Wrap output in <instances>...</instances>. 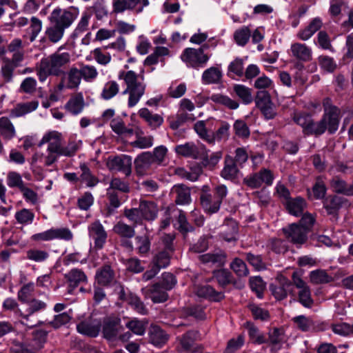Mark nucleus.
<instances>
[{"mask_svg":"<svg viewBox=\"0 0 353 353\" xmlns=\"http://www.w3.org/2000/svg\"><path fill=\"white\" fill-rule=\"evenodd\" d=\"M63 46L50 55L43 58L37 64L35 71L41 82L49 76L59 77L64 74L65 67L70 63L71 55L68 52H61Z\"/></svg>","mask_w":353,"mask_h":353,"instance_id":"obj_1","label":"nucleus"},{"mask_svg":"<svg viewBox=\"0 0 353 353\" xmlns=\"http://www.w3.org/2000/svg\"><path fill=\"white\" fill-rule=\"evenodd\" d=\"M324 114L321 120L315 123L312 119L310 120L304 134L321 135L327 129L330 133H334L339 127L340 121V110L332 105L330 99L325 98L323 101Z\"/></svg>","mask_w":353,"mask_h":353,"instance_id":"obj_2","label":"nucleus"},{"mask_svg":"<svg viewBox=\"0 0 353 353\" xmlns=\"http://www.w3.org/2000/svg\"><path fill=\"white\" fill-rule=\"evenodd\" d=\"M63 138L61 133L57 131H50L46 132L41 139L39 145L47 144V148L45 153H36L32 157L33 161H40L46 166H50L57 161L61 156Z\"/></svg>","mask_w":353,"mask_h":353,"instance_id":"obj_3","label":"nucleus"},{"mask_svg":"<svg viewBox=\"0 0 353 353\" xmlns=\"http://www.w3.org/2000/svg\"><path fill=\"white\" fill-rule=\"evenodd\" d=\"M118 78L125 85L123 93L128 95V106L134 107L145 92L146 84L143 81V75H139L132 70H122L119 72Z\"/></svg>","mask_w":353,"mask_h":353,"instance_id":"obj_4","label":"nucleus"},{"mask_svg":"<svg viewBox=\"0 0 353 353\" xmlns=\"http://www.w3.org/2000/svg\"><path fill=\"white\" fill-rule=\"evenodd\" d=\"M153 43L156 45L152 53L148 55L143 61L145 66H152L161 63L162 65L165 64L166 58L172 56V51L168 47L161 45L167 43L166 37L160 33L158 36L153 38Z\"/></svg>","mask_w":353,"mask_h":353,"instance_id":"obj_5","label":"nucleus"},{"mask_svg":"<svg viewBox=\"0 0 353 353\" xmlns=\"http://www.w3.org/2000/svg\"><path fill=\"white\" fill-rule=\"evenodd\" d=\"M11 58L3 57L0 63V77L5 83L12 81L14 70L24 59V50L12 52Z\"/></svg>","mask_w":353,"mask_h":353,"instance_id":"obj_6","label":"nucleus"},{"mask_svg":"<svg viewBox=\"0 0 353 353\" xmlns=\"http://www.w3.org/2000/svg\"><path fill=\"white\" fill-rule=\"evenodd\" d=\"M79 15V9L70 7L68 9L57 8L51 12L49 17L50 23L54 24L64 29L69 28Z\"/></svg>","mask_w":353,"mask_h":353,"instance_id":"obj_7","label":"nucleus"},{"mask_svg":"<svg viewBox=\"0 0 353 353\" xmlns=\"http://www.w3.org/2000/svg\"><path fill=\"white\" fill-rule=\"evenodd\" d=\"M210 59V55L203 52V48H185L181 55V59L189 67L194 68H203Z\"/></svg>","mask_w":353,"mask_h":353,"instance_id":"obj_8","label":"nucleus"},{"mask_svg":"<svg viewBox=\"0 0 353 353\" xmlns=\"http://www.w3.org/2000/svg\"><path fill=\"white\" fill-rule=\"evenodd\" d=\"M81 76L79 68L71 67L67 72L61 75L59 83L55 87V92H61L64 90H77L81 83Z\"/></svg>","mask_w":353,"mask_h":353,"instance_id":"obj_9","label":"nucleus"},{"mask_svg":"<svg viewBox=\"0 0 353 353\" xmlns=\"http://www.w3.org/2000/svg\"><path fill=\"white\" fill-rule=\"evenodd\" d=\"M132 157L126 154L110 156L108 158L106 165L111 171L121 172L125 176L132 172Z\"/></svg>","mask_w":353,"mask_h":353,"instance_id":"obj_10","label":"nucleus"},{"mask_svg":"<svg viewBox=\"0 0 353 353\" xmlns=\"http://www.w3.org/2000/svg\"><path fill=\"white\" fill-rule=\"evenodd\" d=\"M134 163L135 170L139 175L151 174L157 167L152 158L150 152L141 153L136 157Z\"/></svg>","mask_w":353,"mask_h":353,"instance_id":"obj_11","label":"nucleus"},{"mask_svg":"<svg viewBox=\"0 0 353 353\" xmlns=\"http://www.w3.org/2000/svg\"><path fill=\"white\" fill-rule=\"evenodd\" d=\"M285 238L296 245H303L307 240L308 232L298 223H292L283 228Z\"/></svg>","mask_w":353,"mask_h":353,"instance_id":"obj_12","label":"nucleus"},{"mask_svg":"<svg viewBox=\"0 0 353 353\" xmlns=\"http://www.w3.org/2000/svg\"><path fill=\"white\" fill-rule=\"evenodd\" d=\"M175 152L183 157L192 159H199L203 157L205 152V148L202 144L186 143L176 145Z\"/></svg>","mask_w":353,"mask_h":353,"instance_id":"obj_13","label":"nucleus"},{"mask_svg":"<svg viewBox=\"0 0 353 353\" xmlns=\"http://www.w3.org/2000/svg\"><path fill=\"white\" fill-rule=\"evenodd\" d=\"M149 4L148 0H113V11L116 13L123 12L127 10L136 9V12L143 11L144 7Z\"/></svg>","mask_w":353,"mask_h":353,"instance_id":"obj_14","label":"nucleus"},{"mask_svg":"<svg viewBox=\"0 0 353 353\" xmlns=\"http://www.w3.org/2000/svg\"><path fill=\"white\" fill-rule=\"evenodd\" d=\"M277 285L272 286V294L278 300H282L287 297L288 294L292 292L293 285L292 282L283 274H279L276 277Z\"/></svg>","mask_w":353,"mask_h":353,"instance_id":"obj_15","label":"nucleus"},{"mask_svg":"<svg viewBox=\"0 0 353 353\" xmlns=\"http://www.w3.org/2000/svg\"><path fill=\"white\" fill-rule=\"evenodd\" d=\"M68 283V292L72 294L80 285L87 283L88 278L85 274L79 269L74 268L64 275Z\"/></svg>","mask_w":353,"mask_h":353,"instance_id":"obj_16","label":"nucleus"},{"mask_svg":"<svg viewBox=\"0 0 353 353\" xmlns=\"http://www.w3.org/2000/svg\"><path fill=\"white\" fill-rule=\"evenodd\" d=\"M289 53L292 57L299 61L309 62L312 59V50L305 43H292Z\"/></svg>","mask_w":353,"mask_h":353,"instance_id":"obj_17","label":"nucleus"},{"mask_svg":"<svg viewBox=\"0 0 353 353\" xmlns=\"http://www.w3.org/2000/svg\"><path fill=\"white\" fill-rule=\"evenodd\" d=\"M88 233L94 241V247L97 249H101L107 239V233L103 226L99 221H95L88 226Z\"/></svg>","mask_w":353,"mask_h":353,"instance_id":"obj_18","label":"nucleus"},{"mask_svg":"<svg viewBox=\"0 0 353 353\" xmlns=\"http://www.w3.org/2000/svg\"><path fill=\"white\" fill-rule=\"evenodd\" d=\"M101 323L97 319H90L81 321L77 325V331L84 335L96 337L101 330Z\"/></svg>","mask_w":353,"mask_h":353,"instance_id":"obj_19","label":"nucleus"},{"mask_svg":"<svg viewBox=\"0 0 353 353\" xmlns=\"http://www.w3.org/2000/svg\"><path fill=\"white\" fill-rule=\"evenodd\" d=\"M138 115L152 130L158 128L163 123L161 115L154 114L146 108L139 109Z\"/></svg>","mask_w":353,"mask_h":353,"instance_id":"obj_20","label":"nucleus"},{"mask_svg":"<svg viewBox=\"0 0 353 353\" xmlns=\"http://www.w3.org/2000/svg\"><path fill=\"white\" fill-rule=\"evenodd\" d=\"M95 277L99 285L108 286L114 282L115 272L110 265L105 264L97 270Z\"/></svg>","mask_w":353,"mask_h":353,"instance_id":"obj_21","label":"nucleus"},{"mask_svg":"<svg viewBox=\"0 0 353 353\" xmlns=\"http://www.w3.org/2000/svg\"><path fill=\"white\" fill-rule=\"evenodd\" d=\"M159 283H155L143 289L145 296L150 298L154 303H162L168 299V295Z\"/></svg>","mask_w":353,"mask_h":353,"instance_id":"obj_22","label":"nucleus"},{"mask_svg":"<svg viewBox=\"0 0 353 353\" xmlns=\"http://www.w3.org/2000/svg\"><path fill=\"white\" fill-rule=\"evenodd\" d=\"M171 194L174 196V201L176 204L186 205L191 202L190 190L184 185H174L171 190Z\"/></svg>","mask_w":353,"mask_h":353,"instance_id":"obj_23","label":"nucleus"},{"mask_svg":"<svg viewBox=\"0 0 353 353\" xmlns=\"http://www.w3.org/2000/svg\"><path fill=\"white\" fill-rule=\"evenodd\" d=\"M120 321L117 317H109L104 320L103 334L105 338L110 339L117 336L121 329Z\"/></svg>","mask_w":353,"mask_h":353,"instance_id":"obj_24","label":"nucleus"},{"mask_svg":"<svg viewBox=\"0 0 353 353\" xmlns=\"http://www.w3.org/2000/svg\"><path fill=\"white\" fill-rule=\"evenodd\" d=\"M288 212L294 216H301L307 207L306 201L301 197L290 199L285 203Z\"/></svg>","mask_w":353,"mask_h":353,"instance_id":"obj_25","label":"nucleus"},{"mask_svg":"<svg viewBox=\"0 0 353 353\" xmlns=\"http://www.w3.org/2000/svg\"><path fill=\"white\" fill-rule=\"evenodd\" d=\"M201 204L207 213L213 214L219 211L221 203L211 194H203L200 197Z\"/></svg>","mask_w":353,"mask_h":353,"instance_id":"obj_26","label":"nucleus"},{"mask_svg":"<svg viewBox=\"0 0 353 353\" xmlns=\"http://www.w3.org/2000/svg\"><path fill=\"white\" fill-rule=\"evenodd\" d=\"M139 206L145 220L152 221L156 219L158 208L154 201L141 200Z\"/></svg>","mask_w":353,"mask_h":353,"instance_id":"obj_27","label":"nucleus"},{"mask_svg":"<svg viewBox=\"0 0 353 353\" xmlns=\"http://www.w3.org/2000/svg\"><path fill=\"white\" fill-rule=\"evenodd\" d=\"M84 99L82 93L73 94L65 105V108L72 114H79L83 109Z\"/></svg>","mask_w":353,"mask_h":353,"instance_id":"obj_28","label":"nucleus"},{"mask_svg":"<svg viewBox=\"0 0 353 353\" xmlns=\"http://www.w3.org/2000/svg\"><path fill=\"white\" fill-rule=\"evenodd\" d=\"M28 303V307L26 310L25 312H22L20 310H17V312L24 319L28 320V318L32 314L37 312L40 310H44L46 307V303L38 300V299H32L29 300Z\"/></svg>","mask_w":353,"mask_h":353,"instance_id":"obj_29","label":"nucleus"},{"mask_svg":"<svg viewBox=\"0 0 353 353\" xmlns=\"http://www.w3.org/2000/svg\"><path fill=\"white\" fill-rule=\"evenodd\" d=\"M195 293L200 297L208 299L211 301H217L223 298L221 293L216 292L211 286L208 285L196 286Z\"/></svg>","mask_w":353,"mask_h":353,"instance_id":"obj_30","label":"nucleus"},{"mask_svg":"<svg viewBox=\"0 0 353 353\" xmlns=\"http://www.w3.org/2000/svg\"><path fill=\"white\" fill-rule=\"evenodd\" d=\"M150 340L154 345H162L168 341V335L158 325H151L149 330Z\"/></svg>","mask_w":353,"mask_h":353,"instance_id":"obj_31","label":"nucleus"},{"mask_svg":"<svg viewBox=\"0 0 353 353\" xmlns=\"http://www.w3.org/2000/svg\"><path fill=\"white\" fill-rule=\"evenodd\" d=\"M120 90L119 83L114 80L107 81L101 90L100 97L103 100H110L117 96Z\"/></svg>","mask_w":353,"mask_h":353,"instance_id":"obj_32","label":"nucleus"},{"mask_svg":"<svg viewBox=\"0 0 353 353\" xmlns=\"http://www.w3.org/2000/svg\"><path fill=\"white\" fill-rule=\"evenodd\" d=\"M110 127L114 132L125 138L132 136L134 133L133 129L128 128L124 121L119 117L111 120Z\"/></svg>","mask_w":353,"mask_h":353,"instance_id":"obj_33","label":"nucleus"},{"mask_svg":"<svg viewBox=\"0 0 353 353\" xmlns=\"http://www.w3.org/2000/svg\"><path fill=\"white\" fill-rule=\"evenodd\" d=\"M199 260L203 263H213L217 266H223L226 262L227 256L224 252L219 253H207L200 255Z\"/></svg>","mask_w":353,"mask_h":353,"instance_id":"obj_34","label":"nucleus"},{"mask_svg":"<svg viewBox=\"0 0 353 353\" xmlns=\"http://www.w3.org/2000/svg\"><path fill=\"white\" fill-rule=\"evenodd\" d=\"M134 227L119 221L114 225L113 232L122 238L131 239L135 234Z\"/></svg>","mask_w":353,"mask_h":353,"instance_id":"obj_35","label":"nucleus"},{"mask_svg":"<svg viewBox=\"0 0 353 353\" xmlns=\"http://www.w3.org/2000/svg\"><path fill=\"white\" fill-rule=\"evenodd\" d=\"M330 187L333 191L345 195L353 194V185H347L338 176L334 177L330 181Z\"/></svg>","mask_w":353,"mask_h":353,"instance_id":"obj_36","label":"nucleus"},{"mask_svg":"<svg viewBox=\"0 0 353 353\" xmlns=\"http://www.w3.org/2000/svg\"><path fill=\"white\" fill-rule=\"evenodd\" d=\"M41 21L35 17H32L30 19V25L23 37V38L29 39L30 42H32L41 32Z\"/></svg>","mask_w":353,"mask_h":353,"instance_id":"obj_37","label":"nucleus"},{"mask_svg":"<svg viewBox=\"0 0 353 353\" xmlns=\"http://www.w3.org/2000/svg\"><path fill=\"white\" fill-rule=\"evenodd\" d=\"M65 29L54 24L50 23L46 28L45 34L48 41L56 43L59 42L63 37Z\"/></svg>","mask_w":353,"mask_h":353,"instance_id":"obj_38","label":"nucleus"},{"mask_svg":"<svg viewBox=\"0 0 353 353\" xmlns=\"http://www.w3.org/2000/svg\"><path fill=\"white\" fill-rule=\"evenodd\" d=\"M0 134L4 139L8 140L14 137L16 134L14 127L8 117L0 118Z\"/></svg>","mask_w":353,"mask_h":353,"instance_id":"obj_39","label":"nucleus"},{"mask_svg":"<svg viewBox=\"0 0 353 353\" xmlns=\"http://www.w3.org/2000/svg\"><path fill=\"white\" fill-rule=\"evenodd\" d=\"M79 168L81 172L79 176L81 183H85L88 187H94L98 183V179L92 174L86 164L81 163Z\"/></svg>","mask_w":353,"mask_h":353,"instance_id":"obj_40","label":"nucleus"},{"mask_svg":"<svg viewBox=\"0 0 353 353\" xmlns=\"http://www.w3.org/2000/svg\"><path fill=\"white\" fill-rule=\"evenodd\" d=\"M39 103L37 101H32L27 103L17 104L12 110V114L14 117H19L30 113L37 108Z\"/></svg>","mask_w":353,"mask_h":353,"instance_id":"obj_41","label":"nucleus"},{"mask_svg":"<svg viewBox=\"0 0 353 353\" xmlns=\"http://www.w3.org/2000/svg\"><path fill=\"white\" fill-rule=\"evenodd\" d=\"M170 174H174L178 175L179 176L188 179L190 181H196L199 176L201 174V168H197L193 172H188L183 168L178 167H170L169 168Z\"/></svg>","mask_w":353,"mask_h":353,"instance_id":"obj_42","label":"nucleus"},{"mask_svg":"<svg viewBox=\"0 0 353 353\" xmlns=\"http://www.w3.org/2000/svg\"><path fill=\"white\" fill-rule=\"evenodd\" d=\"M34 213L32 210L22 208L16 212L14 218L19 224L23 225H30L34 219Z\"/></svg>","mask_w":353,"mask_h":353,"instance_id":"obj_43","label":"nucleus"},{"mask_svg":"<svg viewBox=\"0 0 353 353\" xmlns=\"http://www.w3.org/2000/svg\"><path fill=\"white\" fill-rule=\"evenodd\" d=\"M310 280L314 284H324L332 281L333 278L325 270H316L310 273Z\"/></svg>","mask_w":353,"mask_h":353,"instance_id":"obj_44","label":"nucleus"},{"mask_svg":"<svg viewBox=\"0 0 353 353\" xmlns=\"http://www.w3.org/2000/svg\"><path fill=\"white\" fill-rule=\"evenodd\" d=\"M222 77L221 71L216 67H211L205 70L202 75V81L206 83H218Z\"/></svg>","mask_w":353,"mask_h":353,"instance_id":"obj_45","label":"nucleus"},{"mask_svg":"<svg viewBox=\"0 0 353 353\" xmlns=\"http://www.w3.org/2000/svg\"><path fill=\"white\" fill-rule=\"evenodd\" d=\"M79 71L83 79L86 82H92L98 77V71L94 65L81 64Z\"/></svg>","mask_w":353,"mask_h":353,"instance_id":"obj_46","label":"nucleus"},{"mask_svg":"<svg viewBox=\"0 0 353 353\" xmlns=\"http://www.w3.org/2000/svg\"><path fill=\"white\" fill-rule=\"evenodd\" d=\"M92 16V12L87 9L85 10L81 17V19L74 30L73 35L78 36L79 34L87 31L90 23V20Z\"/></svg>","mask_w":353,"mask_h":353,"instance_id":"obj_47","label":"nucleus"},{"mask_svg":"<svg viewBox=\"0 0 353 353\" xmlns=\"http://www.w3.org/2000/svg\"><path fill=\"white\" fill-rule=\"evenodd\" d=\"M106 50L107 48L103 46L95 48L92 52L94 59L100 65H106L112 60L110 54L106 52Z\"/></svg>","mask_w":353,"mask_h":353,"instance_id":"obj_48","label":"nucleus"},{"mask_svg":"<svg viewBox=\"0 0 353 353\" xmlns=\"http://www.w3.org/2000/svg\"><path fill=\"white\" fill-rule=\"evenodd\" d=\"M210 99L213 102L223 105L230 110H235L239 107V103L236 101L225 95L214 94L211 96Z\"/></svg>","mask_w":353,"mask_h":353,"instance_id":"obj_49","label":"nucleus"},{"mask_svg":"<svg viewBox=\"0 0 353 353\" xmlns=\"http://www.w3.org/2000/svg\"><path fill=\"white\" fill-rule=\"evenodd\" d=\"M251 37V30L247 26H243L237 29L234 33V39L235 42L241 46H244L249 41Z\"/></svg>","mask_w":353,"mask_h":353,"instance_id":"obj_50","label":"nucleus"},{"mask_svg":"<svg viewBox=\"0 0 353 353\" xmlns=\"http://www.w3.org/2000/svg\"><path fill=\"white\" fill-rule=\"evenodd\" d=\"M248 329L250 339L252 343L260 345L268 342L265 334L261 332L254 325L248 324Z\"/></svg>","mask_w":353,"mask_h":353,"instance_id":"obj_51","label":"nucleus"},{"mask_svg":"<svg viewBox=\"0 0 353 353\" xmlns=\"http://www.w3.org/2000/svg\"><path fill=\"white\" fill-rule=\"evenodd\" d=\"M238 172L235 162L232 158H226L225 166L221 171V176L226 179L234 178Z\"/></svg>","mask_w":353,"mask_h":353,"instance_id":"obj_52","label":"nucleus"},{"mask_svg":"<svg viewBox=\"0 0 353 353\" xmlns=\"http://www.w3.org/2000/svg\"><path fill=\"white\" fill-rule=\"evenodd\" d=\"M123 214L132 223V225L135 227L137 225L141 224L142 221L144 219L143 216H142V214L140 212L139 207L138 208H134L131 209H125L123 211Z\"/></svg>","mask_w":353,"mask_h":353,"instance_id":"obj_53","label":"nucleus"},{"mask_svg":"<svg viewBox=\"0 0 353 353\" xmlns=\"http://www.w3.org/2000/svg\"><path fill=\"white\" fill-rule=\"evenodd\" d=\"M172 251L163 250L160 251L154 259V265L160 270L161 268H165L170 263V255Z\"/></svg>","mask_w":353,"mask_h":353,"instance_id":"obj_54","label":"nucleus"},{"mask_svg":"<svg viewBox=\"0 0 353 353\" xmlns=\"http://www.w3.org/2000/svg\"><path fill=\"white\" fill-rule=\"evenodd\" d=\"M292 321L296 327L302 332H308L313 326L312 320L304 315L294 317Z\"/></svg>","mask_w":353,"mask_h":353,"instance_id":"obj_55","label":"nucleus"},{"mask_svg":"<svg viewBox=\"0 0 353 353\" xmlns=\"http://www.w3.org/2000/svg\"><path fill=\"white\" fill-rule=\"evenodd\" d=\"M34 292V283H28L23 285L19 290L17 294L18 299L23 302H28L30 298L33 296Z\"/></svg>","mask_w":353,"mask_h":353,"instance_id":"obj_56","label":"nucleus"},{"mask_svg":"<svg viewBox=\"0 0 353 353\" xmlns=\"http://www.w3.org/2000/svg\"><path fill=\"white\" fill-rule=\"evenodd\" d=\"M168 149L164 145L156 147L152 152V158L157 166L163 165L165 161Z\"/></svg>","mask_w":353,"mask_h":353,"instance_id":"obj_57","label":"nucleus"},{"mask_svg":"<svg viewBox=\"0 0 353 353\" xmlns=\"http://www.w3.org/2000/svg\"><path fill=\"white\" fill-rule=\"evenodd\" d=\"M222 157L221 152H216L212 153L210 156L206 154V152L204 155L201 158L203 159L202 163L205 167L208 168L209 169H214L215 166L218 164L220 159Z\"/></svg>","mask_w":353,"mask_h":353,"instance_id":"obj_58","label":"nucleus"},{"mask_svg":"<svg viewBox=\"0 0 353 353\" xmlns=\"http://www.w3.org/2000/svg\"><path fill=\"white\" fill-rule=\"evenodd\" d=\"M137 250L139 254L148 253L150 249V241L147 235L137 236L135 238Z\"/></svg>","mask_w":353,"mask_h":353,"instance_id":"obj_59","label":"nucleus"},{"mask_svg":"<svg viewBox=\"0 0 353 353\" xmlns=\"http://www.w3.org/2000/svg\"><path fill=\"white\" fill-rule=\"evenodd\" d=\"M230 268L239 276H246L249 273L246 264L239 258H235L230 263Z\"/></svg>","mask_w":353,"mask_h":353,"instance_id":"obj_60","label":"nucleus"},{"mask_svg":"<svg viewBox=\"0 0 353 353\" xmlns=\"http://www.w3.org/2000/svg\"><path fill=\"white\" fill-rule=\"evenodd\" d=\"M283 331L281 329L274 328L269 332V337L267 339L268 342L266 343L275 348L283 341Z\"/></svg>","mask_w":353,"mask_h":353,"instance_id":"obj_61","label":"nucleus"},{"mask_svg":"<svg viewBox=\"0 0 353 353\" xmlns=\"http://www.w3.org/2000/svg\"><path fill=\"white\" fill-rule=\"evenodd\" d=\"M52 238L64 241H70L73 238L72 232L67 228H51Z\"/></svg>","mask_w":353,"mask_h":353,"instance_id":"obj_62","label":"nucleus"},{"mask_svg":"<svg viewBox=\"0 0 353 353\" xmlns=\"http://www.w3.org/2000/svg\"><path fill=\"white\" fill-rule=\"evenodd\" d=\"M27 259L35 262H43L49 257V253L47 251L39 249H30L27 251Z\"/></svg>","mask_w":353,"mask_h":353,"instance_id":"obj_63","label":"nucleus"},{"mask_svg":"<svg viewBox=\"0 0 353 353\" xmlns=\"http://www.w3.org/2000/svg\"><path fill=\"white\" fill-rule=\"evenodd\" d=\"M341 205V199L339 196H329L324 201V208L330 214H334Z\"/></svg>","mask_w":353,"mask_h":353,"instance_id":"obj_64","label":"nucleus"}]
</instances>
